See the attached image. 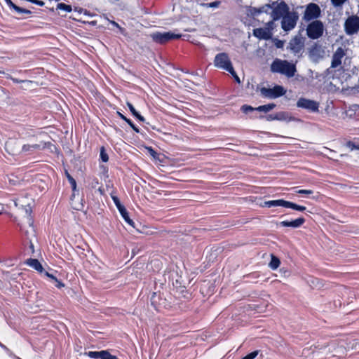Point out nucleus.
I'll return each instance as SVG.
<instances>
[{
    "label": "nucleus",
    "instance_id": "13d9d810",
    "mask_svg": "<svg viewBox=\"0 0 359 359\" xmlns=\"http://www.w3.org/2000/svg\"><path fill=\"white\" fill-rule=\"evenodd\" d=\"M249 201L252 202V201H253V200H252V198H250V199H249Z\"/></svg>",
    "mask_w": 359,
    "mask_h": 359
},
{
    "label": "nucleus",
    "instance_id": "37998d69",
    "mask_svg": "<svg viewBox=\"0 0 359 359\" xmlns=\"http://www.w3.org/2000/svg\"><path fill=\"white\" fill-rule=\"evenodd\" d=\"M148 150H149V154L152 156L156 157V156L157 155V153L151 147H149Z\"/></svg>",
    "mask_w": 359,
    "mask_h": 359
},
{
    "label": "nucleus",
    "instance_id": "cd10ccee",
    "mask_svg": "<svg viewBox=\"0 0 359 359\" xmlns=\"http://www.w3.org/2000/svg\"><path fill=\"white\" fill-rule=\"evenodd\" d=\"M118 114L121 119L124 120L127 123H128V125L133 128L134 131H135L137 133H140L139 128L134 125V123L131 121L130 119L126 118L120 112H118Z\"/></svg>",
    "mask_w": 359,
    "mask_h": 359
},
{
    "label": "nucleus",
    "instance_id": "680f3d73",
    "mask_svg": "<svg viewBox=\"0 0 359 359\" xmlns=\"http://www.w3.org/2000/svg\"><path fill=\"white\" fill-rule=\"evenodd\" d=\"M1 213H2V212H1V211H0V215H1Z\"/></svg>",
    "mask_w": 359,
    "mask_h": 359
},
{
    "label": "nucleus",
    "instance_id": "864d4df0",
    "mask_svg": "<svg viewBox=\"0 0 359 359\" xmlns=\"http://www.w3.org/2000/svg\"><path fill=\"white\" fill-rule=\"evenodd\" d=\"M264 205H262V207H264V206H269V203H264Z\"/></svg>",
    "mask_w": 359,
    "mask_h": 359
},
{
    "label": "nucleus",
    "instance_id": "052dcab7",
    "mask_svg": "<svg viewBox=\"0 0 359 359\" xmlns=\"http://www.w3.org/2000/svg\"><path fill=\"white\" fill-rule=\"evenodd\" d=\"M272 22H271V25H270V27H271V29H272V25H271Z\"/></svg>",
    "mask_w": 359,
    "mask_h": 359
},
{
    "label": "nucleus",
    "instance_id": "09e8293b",
    "mask_svg": "<svg viewBox=\"0 0 359 359\" xmlns=\"http://www.w3.org/2000/svg\"><path fill=\"white\" fill-rule=\"evenodd\" d=\"M111 198H112L114 202H119L117 196L111 195Z\"/></svg>",
    "mask_w": 359,
    "mask_h": 359
},
{
    "label": "nucleus",
    "instance_id": "8fccbe9b",
    "mask_svg": "<svg viewBox=\"0 0 359 359\" xmlns=\"http://www.w3.org/2000/svg\"><path fill=\"white\" fill-rule=\"evenodd\" d=\"M6 3V4L10 7L12 4H13V2L11 0H4Z\"/></svg>",
    "mask_w": 359,
    "mask_h": 359
},
{
    "label": "nucleus",
    "instance_id": "72a5a7b5",
    "mask_svg": "<svg viewBox=\"0 0 359 359\" xmlns=\"http://www.w3.org/2000/svg\"><path fill=\"white\" fill-rule=\"evenodd\" d=\"M74 205H72L71 208L73 210H75L76 211H82L83 212H86L84 210V205L83 203H73Z\"/></svg>",
    "mask_w": 359,
    "mask_h": 359
},
{
    "label": "nucleus",
    "instance_id": "dca6fc26",
    "mask_svg": "<svg viewBox=\"0 0 359 359\" xmlns=\"http://www.w3.org/2000/svg\"><path fill=\"white\" fill-rule=\"evenodd\" d=\"M46 147V143L41 142L39 144H27L22 147V151L25 153H32L35 151L42 150Z\"/></svg>",
    "mask_w": 359,
    "mask_h": 359
},
{
    "label": "nucleus",
    "instance_id": "ea45409f",
    "mask_svg": "<svg viewBox=\"0 0 359 359\" xmlns=\"http://www.w3.org/2000/svg\"><path fill=\"white\" fill-rule=\"evenodd\" d=\"M109 22L112 25H114V27H117L121 31V33L123 32L124 29L121 27H120L119 25L117 22H116L115 21H112V20H109Z\"/></svg>",
    "mask_w": 359,
    "mask_h": 359
},
{
    "label": "nucleus",
    "instance_id": "a878e982",
    "mask_svg": "<svg viewBox=\"0 0 359 359\" xmlns=\"http://www.w3.org/2000/svg\"><path fill=\"white\" fill-rule=\"evenodd\" d=\"M127 105L133 115L135 116L140 121L144 122L145 121L144 118L136 111L131 103L127 102Z\"/></svg>",
    "mask_w": 359,
    "mask_h": 359
},
{
    "label": "nucleus",
    "instance_id": "a19ab883",
    "mask_svg": "<svg viewBox=\"0 0 359 359\" xmlns=\"http://www.w3.org/2000/svg\"><path fill=\"white\" fill-rule=\"evenodd\" d=\"M346 146L350 148L351 150H353V149H358V147L357 145H355L353 142H348L346 143Z\"/></svg>",
    "mask_w": 359,
    "mask_h": 359
},
{
    "label": "nucleus",
    "instance_id": "393cba45",
    "mask_svg": "<svg viewBox=\"0 0 359 359\" xmlns=\"http://www.w3.org/2000/svg\"><path fill=\"white\" fill-rule=\"evenodd\" d=\"M256 92H259L260 95L263 97H269V88L263 86L262 84L257 86Z\"/></svg>",
    "mask_w": 359,
    "mask_h": 359
},
{
    "label": "nucleus",
    "instance_id": "c9c22d12",
    "mask_svg": "<svg viewBox=\"0 0 359 359\" xmlns=\"http://www.w3.org/2000/svg\"><path fill=\"white\" fill-rule=\"evenodd\" d=\"M279 273H280V278H285V277L289 276L290 271L285 268H281L279 270Z\"/></svg>",
    "mask_w": 359,
    "mask_h": 359
},
{
    "label": "nucleus",
    "instance_id": "a211bd4d",
    "mask_svg": "<svg viewBox=\"0 0 359 359\" xmlns=\"http://www.w3.org/2000/svg\"><path fill=\"white\" fill-rule=\"evenodd\" d=\"M273 120L289 122L291 121H294V118H293L288 112L279 111L274 114H271V121Z\"/></svg>",
    "mask_w": 359,
    "mask_h": 359
},
{
    "label": "nucleus",
    "instance_id": "7c9ffc66",
    "mask_svg": "<svg viewBox=\"0 0 359 359\" xmlns=\"http://www.w3.org/2000/svg\"><path fill=\"white\" fill-rule=\"evenodd\" d=\"M57 9L62 10L66 12H71L72 6L70 5H67L64 3H60L57 5Z\"/></svg>",
    "mask_w": 359,
    "mask_h": 359
},
{
    "label": "nucleus",
    "instance_id": "5fc2aeb1",
    "mask_svg": "<svg viewBox=\"0 0 359 359\" xmlns=\"http://www.w3.org/2000/svg\"><path fill=\"white\" fill-rule=\"evenodd\" d=\"M312 199H313V200H318V198L313 196V197L312 198Z\"/></svg>",
    "mask_w": 359,
    "mask_h": 359
},
{
    "label": "nucleus",
    "instance_id": "4468645a",
    "mask_svg": "<svg viewBox=\"0 0 359 359\" xmlns=\"http://www.w3.org/2000/svg\"><path fill=\"white\" fill-rule=\"evenodd\" d=\"M117 209L118 210L121 215L123 218L124 221L130 226L135 228V222L130 217H129V213L127 211L126 207L123 203H115Z\"/></svg>",
    "mask_w": 359,
    "mask_h": 359
},
{
    "label": "nucleus",
    "instance_id": "bb28decb",
    "mask_svg": "<svg viewBox=\"0 0 359 359\" xmlns=\"http://www.w3.org/2000/svg\"><path fill=\"white\" fill-rule=\"evenodd\" d=\"M280 260L278 257L271 255V269L276 270L280 265Z\"/></svg>",
    "mask_w": 359,
    "mask_h": 359
},
{
    "label": "nucleus",
    "instance_id": "412c9836",
    "mask_svg": "<svg viewBox=\"0 0 359 359\" xmlns=\"http://www.w3.org/2000/svg\"><path fill=\"white\" fill-rule=\"evenodd\" d=\"M20 208H21L22 210H23L25 212V215L27 219V221H28V223H29V225L30 226H32L34 224V219H33V217L32 216V208L30 206V204L28 203L26 205H21Z\"/></svg>",
    "mask_w": 359,
    "mask_h": 359
},
{
    "label": "nucleus",
    "instance_id": "20e7f679",
    "mask_svg": "<svg viewBox=\"0 0 359 359\" xmlns=\"http://www.w3.org/2000/svg\"><path fill=\"white\" fill-rule=\"evenodd\" d=\"M271 8H272L271 16L273 20H281L287 13L291 12L288 6L284 1L273 4V6H271Z\"/></svg>",
    "mask_w": 359,
    "mask_h": 359
},
{
    "label": "nucleus",
    "instance_id": "9d476101",
    "mask_svg": "<svg viewBox=\"0 0 359 359\" xmlns=\"http://www.w3.org/2000/svg\"><path fill=\"white\" fill-rule=\"evenodd\" d=\"M214 65L219 69L228 71L232 70V63L226 53H220L215 55Z\"/></svg>",
    "mask_w": 359,
    "mask_h": 359
},
{
    "label": "nucleus",
    "instance_id": "e2e57ef3",
    "mask_svg": "<svg viewBox=\"0 0 359 359\" xmlns=\"http://www.w3.org/2000/svg\"><path fill=\"white\" fill-rule=\"evenodd\" d=\"M358 149V150H359V146L358 147V149Z\"/></svg>",
    "mask_w": 359,
    "mask_h": 359
},
{
    "label": "nucleus",
    "instance_id": "7ed1b4c3",
    "mask_svg": "<svg viewBox=\"0 0 359 359\" xmlns=\"http://www.w3.org/2000/svg\"><path fill=\"white\" fill-rule=\"evenodd\" d=\"M299 18V13L297 11H291L280 20L281 28L287 33L292 30L296 27Z\"/></svg>",
    "mask_w": 359,
    "mask_h": 359
},
{
    "label": "nucleus",
    "instance_id": "6e6d98bb",
    "mask_svg": "<svg viewBox=\"0 0 359 359\" xmlns=\"http://www.w3.org/2000/svg\"><path fill=\"white\" fill-rule=\"evenodd\" d=\"M34 248V245H33V244H32V243H31V245H30V248Z\"/></svg>",
    "mask_w": 359,
    "mask_h": 359
},
{
    "label": "nucleus",
    "instance_id": "2f4dec72",
    "mask_svg": "<svg viewBox=\"0 0 359 359\" xmlns=\"http://www.w3.org/2000/svg\"><path fill=\"white\" fill-rule=\"evenodd\" d=\"M100 157L103 162H107L109 160L108 154H107L104 147L100 149Z\"/></svg>",
    "mask_w": 359,
    "mask_h": 359
},
{
    "label": "nucleus",
    "instance_id": "f3484780",
    "mask_svg": "<svg viewBox=\"0 0 359 359\" xmlns=\"http://www.w3.org/2000/svg\"><path fill=\"white\" fill-rule=\"evenodd\" d=\"M305 222V219L304 217H299L297 219H295L294 220L288 221H282L279 223V225L281 226L285 227H291L293 229L299 228Z\"/></svg>",
    "mask_w": 359,
    "mask_h": 359
},
{
    "label": "nucleus",
    "instance_id": "e433bc0d",
    "mask_svg": "<svg viewBox=\"0 0 359 359\" xmlns=\"http://www.w3.org/2000/svg\"><path fill=\"white\" fill-rule=\"evenodd\" d=\"M227 72H229L232 75V76L234 78L235 81L238 83H241V80H240L239 77L238 76V75L236 74L233 67H232V70H228Z\"/></svg>",
    "mask_w": 359,
    "mask_h": 359
},
{
    "label": "nucleus",
    "instance_id": "b1692460",
    "mask_svg": "<svg viewBox=\"0 0 359 359\" xmlns=\"http://www.w3.org/2000/svg\"><path fill=\"white\" fill-rule=\"evenodd\" d=\"M45 275L48 277L54 283L55 286L57 288H62L65 287V284L61 281L59 280L55 276H54L52 273H50L48 271H45Z\"/></svg>",
    "mask_w": 359,
    "mask_h": 359
},
{
    "label": "nucleus",
    "instance_id": "473e14b6",
    "mask_svg": "<svg viewBox=\"0 0 359 359\" xmlns=\"http://www.w3.org/2000/svg\"><path fill=\"white\" fill-rule=\"evenodd\" d=\"M348 0H331L332 5L335 8H341Z\"/></svg>",
    "mask_w": 359,
    "mask_h": 359
},
{
    "label": "nucleus",
    "instance_id": "6e6552de",
    "mask_svg": "<svg viewBox=\"0 0 359 359\" xmlns=\"http://www.w3.org/2000/svg\"><path fill=\"white\" fill-rule=\"evenodd\" d=\"M305 38L300 34L292 37L287 46L289 49L293 54L300 53L304 48Z\"/></svg>",
    "mask_w": 359,
    "mask_h": 359
},
{
    "label": "nucleus",
    "instance_id": "423d86ee",
    "mask_svg": "<svg viewBox=\"0 0 359 359\" xmlns=\"http://www.w3.org/2000/svg\"><path fill=\"white\" fill-rule=\"evenodd\" d=\"M152 39L158 43L163 44L169 41L179 39L182 37L181 34H176L171 32H155L151 35Z\"/></svg>",
    "mask_w": 359,
    "mask_h": 359
},
{
    "label": "nucleus",
    "instance_id": "9b49d317",
    "mask_svg": "<svg viewBox=\"0 0 359 359\" xmlns=\"http://www.w3.org/2000/svg\"><path fill=\"white\" fill-rule=\"evenodd\" d=\"M297 107L309 112H318L319 111V103L318 102L305 97H300L297 100Z\"/></svg>",
    "mask_w": 359,
    "mask_h": 359
},
{
    "label": "nucleus",
    "instance_id": "c85d7f7f",
    "mask_svg": "<svg viewBox=\"0 0 359 359\" xmlns=\"http://www.w3.org/2000/svg\"><path fill=\"white\" fill-rule=\"evenodd\" d=\"M65 175L72 188L73 190H75L76 188V180L73 178V177L66 170Z\"/></svg>",
    "mask_w": 359,
    "mask_h": 359
},
{
    "label": "nucleus",
    "instance_id": "f257e3e1",
    "mask_svg": "<svg viewBox=\"0 0 359 359\" xmlns=\"http://www.w3.org/2000/svg\"><path fill=\"white\" fill-rule=\"evenodd\" d=\"M271 71L279 73L287 78H292L294 76L297 69L294 64L280 59H276L271 64Z\"/></svg>",
    "mask_w": 359,
    "mask_h": 359
},
{
    "label": "nucleus",
    "instance_id": "39448f33",
    "mask_svg": "<svg viewBox=\"0 0 359 359\" xmlns=\"http://www.w3.org/2000/svg\"><path fill=\"white\" fill-rule=\"evenodd\" d=\"M241 109L245 114L252 113L251 118H262L263 114H267L269 111V104H264L257 107L244 104L241 107Z\"/></svg>",
    "mask_w": 359,
    "mask_h": 359
},
{
    "label": "nucleus",
    "instance_id": "2eb2a0df",
    "mask_svg": "<svg viewBox=\"0 0 359 359\" xmlns=\"http://www.w3.org/2000/svg\"><path fill=\"white\" fill-rule=\"evenodd\" d=\"M324 50L320 46L315 44L309 51V57L313 61H318L319 59L323 57Z\"/></svg>",
    "mask_w": 359,
    "mask_h": 359
},
{
    "label": "nucleus",
    "instance_id": "5701e85b",
    "mask_svg": "<svg viewBox=\"0 0 359 359\" xmlns=\"http://www.w3.org/2000/svg\"><path fill=\"white\" fill-rule=\"evenodd\" d=\"M282 205L287 208H292L298 211H304L306 210V207L303 205H299L297 203H271V206Z\"/></svg>",
    "mask_w": 359,
    "mask_h": 359
},
{
    "label": "nucleus",
    "instance_id": "c03bdc74",
    "mask_svg": "<svg viewBox=\"0 0 359 359\" xmlns=\"http://www.w3.org/2000/svg\"><path fill=\"white\" fill-rule=\"evenodd\" d=\"M278 276L276 274V273H271V275H270V277H271V280H272V281H276L277 280V279L276 278H277Z\"/></svg>",
    "mask_w": 359,
    "mask_h": 359
},
{
    "label": "nucleus",
    "instance_id": "58836bf2",
    "mask_svg": "<svg viewBox=\"0 0 359 359\" xmlns=\"http://www.w3.org/2000/svg\"><path fill=\"white\" fill-rule=\"evenodd\" d=\"M9 8H11V9H13L14 11H15L17 13H18L20 14H22V11H23V9H24V8H21V7H19V6H16L13 3V4Z\"/></svg>",
    "mask_w": 359,
    "mask_h": 359
},
{
    "label": "nucleus",
    "instance_id": "bf43d9fd",
    "mask_svg": "<svg viewBox=\"0 0 359 359\" xmlns=\"http://www.w3.org/2000/svg\"><path fill=\"white\" fill-rule=\"evenodd\" d=\"M15 205L16 207H18V203H15Z\"/></svg>",
    "mask_w": 359,
    "mask_h": 359
},
{
    "label": "nucleus",
    "instance_id": "1a4fd4ad",
    "mask_svg": "<svg viewBox=\"0 0 359 359\" xmlns=\"http://www.w3.org/2000/svg\"><path fill=\"white\" fill-rule=\"evenodd\" d=\"M344 31L347 35H353L359 32V16L353 15L344 22Z\"/></svg>",
    "mask_w": 359,
    "mask_h": 359
},
{
    "label": "nucleus",
    "instance_id": "f8f14e48",
    "mask_svg": "<svg viewBox=\"0 0 359 359\" xmlns=\"http://www.w3.org/2000/svg\"><path fill=\"white\" fill-rule=\"evenodd\" d=\"M84 355L93 359H118L116 355H111L108 350L88 351L86 352Z\"/></svg>",
    "mask_w": 359,
    "mask_h": 359
},
{
    "label": "nucleus",
    "instance_id": "6ab92c4d",
    "mask_svg": "<svg viewBox=\"0 0 359 359\" xmlns=\"http://www.w3.org/2000/svg\"><path fill=\"white\" fill-rule=\"evenodd\" d=\"M255 36L259 39H269V28H257L253 30Z\"/></svg>",
    "mask_w": 359,
    "mask_h": 359
},
{
    "label": "nucleus",
    "instance_id": "3c124183",
    "mask_svg": "<svg viewBox=\"0 0 359 359\" xmlns=\"http://www.w3.org/2000/svg\"><path fill=\"white\" fill-rule=\"evenodd\" d=\"M0 346L3 348H6V346L0 342Z\"/></svg>",
    "mask_w": 359,
    "mask_h": 359
},
{
    "label": "nucleus",
    "instance_id": "f704fd0d",
    "mask_svg": "<svg viewBox=\"0 0 359 359\" xmlns=\"http://www.w3.org/2000/svg\"><path fill=\"white\" fill-rule=\"evenodd\" d=\"M259 353V351H252L248 354H247L245 356L242 358L241 359H255Z\"/></svg>",
    "mask_w": 359,
    "mask_h": 359
},
{
    "label": "nucleus",
    "instance_id": "aec40b11",
    "mask_svg": "<svg viewBox=\"0 0 359 359\" xmlns=\"http://www.w3.org/2000/svg\"><path fill=\"white\" fill-rule=\"evenodd\" d=\"M286 89L282 86L275 85L271 88V98H277L286 93Z\"/></svg>",
    "mask_w": 359,
    "mask_h": 359
},
{
    "label": "nucleus",
    "instance_id": "79ce46f5",
    "mask_svg": "<svg viewBox=\"0 0 359 359\" xmlns=\"http://www.w3.org/2000/svg\"><path fill=\"white\" fill-rule=\"evenodd\" d=\"M299 194H311L313 192L311 190L300 189L297 191Z\"/></svg>",
    "mask_w": 359,
    "mask_h": 359
},
{
    "label": "nucleus",
    "instance_id": "4be33fe9",
    "mask_svg": "<svg viewBox=\"0 0 359 359\" xmlns=\"http://www.w3.org/2000/svg\"><path fill=\"white\" fill-rule=\"evenodd\" d=\"M25 263L29 266L30 267L34 269L36 271L39 273H42L43 271V268L39 261L36 259L29 258L26 260Z\"/></svg>",
    "mask_w": 359,
    "mask_h": 359
},
{
    "label": "nucleus",
    "instance_id": "49530a36",
    "mask_svg": "<svg viewBox=\"0 0 359 359\" xmlns=\"http://www.w3.org/2000/svg\"><path fill=\"white\" fill-rule=\"evenodd\" d=\"M273 202H287V201H285L283 199L271 200V203H273Z\"/></svg>",
    "mask_w": 359,
    "mask_h": 359
},
{
    "label": "nucleus",
    "instance_id": "c756f323",
    "mask_svg": "<svg viewBox=\"0 0 359 359\" xmlns=\"http://www.w3.org/2000/svg\"><path fill=\"white\" fill-rule=\"evenodd\" d=\"M271 41L274 43L277 48H283L285 45V41L280 40L276 38H272L271 36Z\"/></svg>",
    "mask_w": 359,
    "mask_h": 359
},
{
    "label": "nucleus",
    "instance_id": "0eeeda50",
    "mask_svg": "<svg viewBox=\"0 0 359 359\" xmlns=\"http://www.w3.org/2000/svg\"><path fill=\"white\" fill-rule=\"evenodd\" d=\"M321 14L319 6L314 3L309 4L304 13L303 20L306 22L317 20Z\"/></svg>",
    "mask_w": 359,
    "mask_h": 359
},
{
    "label": "nucleus",
    "instance_id": "a18cd8bd",
    "mask_svg": "<svg viewBox=\"0 0 359 359\" xmlns=\"http://www.w3.org/2000/svg\"><path fill=\"white\" fill-rule=\"evenodd\" d=\"M11 80H12L14 83H22V82H23V81L18 80V79H15V78H11Z\"/></svg>",
    "mask_w": 359,
    "mask_h": 359
},
{
    "label": "nucleus",
    "instance_id": "f03ea898",
    "mask_svg": "<svg viewBox=\"0 0 359 359\" xmlns=\"http://www.w3.org/2000/svg\"><path fill=\"white\" fill-rule=\"evenodd\" d=\"M325 27L320 20H313L310 22L306 27V34L311 39H318L320 38L324 33Z\"/></svg>",
    "mask_w": 359,
    "mask_h": 359
},
{
    "label": "nucleus",
    "instance_id": "4c0bfd02",
    "mask_svg": "<svg viewBox=\"0 0 359 359\" xmlns=\"http://www.w3.org/2000/svg\"><path fill=\"white\" fill-rule=\"evenodd\" d=\"M221 2L219 1H215L211 3H208L205 4V6L208 8H217L220 5Z\"/></svg>",
    "mask_w": 359,
    "mask_h": 359
},
{
    "label": "nucleus",
    "instance_id": "603ef678",
    "mask_svg": "<svg viewBox=\"0 0 359 359\" xmlns=\"http://www.w3.org/2000/svg\"><path fill=\"white\" fill-rule=\"evenodd\" d=\"M275 107L276 105L274 104L271 103V110H272Z\"/></svg>",
    "mask_w": 359,
    "mask_h": 359
},
{
    "label": "nucleus",
    "instance_id": "de8ad7c7",
    "mask_svg": "<svg viewBox=\"0 0 359 359\" xmlns=\"http://www.w3.org/2000/svg\"><path fill=\"white\" fill-rule=\"evenodd\" d=\"M31 11L29 10H27V9H25L24 8L23 9V11H22V14H31Z\"/></svg>",
    "mask_w": 359,
    "mask_h": 359
},
{
    "label": "nucleus",
    "instance_id": "4d7b16f0",
    "mask_svg": "<svg viewBox=\"0 0 359 359\" xmlns=\"http://www.w3.org/2000/svg\"><path fill=\"white\" fill-rule=\"evenodd\" d=\"M99 191H100L101 194H102V189L100 188L99 189Z\"/></svg>",
    "mask_w": 359,
    "mask_h": 359
},
{
    "label": "nucleus",
    "instance_id": "ddd939ff",
    "mask_svg": "<svg viewBox=\"0 0 359 359\" xmlns=\"http://www.w3.org/2000/svg\"><path fill=\"white\" fill-rule=\"evenodd\" d=\"M346 55V50L341 47H339L334 53L331 62V67L337 68L341 65V60Z\"/></svg>",
    "mask_w": 359,
    "mask_h": 359
}]
</instances>
